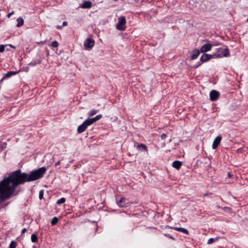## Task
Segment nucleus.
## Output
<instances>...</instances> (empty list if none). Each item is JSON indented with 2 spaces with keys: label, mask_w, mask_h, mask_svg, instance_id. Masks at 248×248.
Listing matches in <instances>:
<instances>
[{
  "label": "nucleus",
  "mask_w": 248,
  "mask_h": 248,
  "mask_svg": "<svg viewBox=\"0 0 248 248\" xmlns=\"http://www.w3.org/2000/svg\"><path fill=\"white\" fill-rule=\"evenodd\" d=\"M46 170V168L43 167L31 171L30 174L22 172L20 169L10 173L8 176L4 178L3 181L6 185L11 184L7 189L8 194L6 197L8 198L10 195H18L20 191L16 189L18 186L26 182L33 181L42 178Z\"/></svg>",
  "instance_id": "nucleus-1"
},
{
  "label": "nucleus",
  "mask_w": 248,
  "mask_h": 248,
  "mask_svg": "<svg viewBox=\"0 0 248 248\" xmlns=\"http://www.w3.org/2000/svg\"><path fill=\"white\" fill-rule=\"evenodd\" d=\"M4 179L0 182V203L10 198L12 195H10L8 198H7V195L8 194L7 190L9 186H10L11 184L10 183L7 185H6V183L3 182Z\"/></svg>",
  "instance_id": "nucleus-2"
},
{
  "label": "nucleus",
  "mask_w": 248,
  "mask_h": 248,
  "mask_svg": "<svg viewBox=\"0 0 248 248\" xmlns=\"http://www.w3.org/2000/svg\"><path fill=\"white\" fill-rule=\"evenodd\" d=\"M230 51L229 49L225 48H219L217 49V53L215 55L217 58L227 57L230 56Z\"/></svg>",
  "instance_id": "nucleus-3"
},
{
  "label": "nucleus",
  "mask_w": 248,
  "mask_h": 248,
  "mask_svg": "<svg viewBox=\"0 0 248 248\" xmlns=\"http://www.w3.org/2000/svg\"><path fill=\"white\" fill-rule=\"evenodd\" d=\"M119 22L116 25L117 29L120 31H124L125 29L126 19L124 16H121L118 18Z\"/></svg>",
  "instance_id": "nucleus-4"
},
{
  "label": "nucleus",
  "mask_w": 248,
  "mask_h": 248,
  "mask_svg": "<svg viewBox=\"0 0 248 248\" xmlns=\"http://www.w3.org/2000/svg\"><path fill=\"white\" fill-rule=\"evenodd\" d=\"M94 45V41L91 38H87L84 43V48L86 50H90Z\"/></svg>",
  "instance_id": "nucleus-5"
},
{
  "label": "nucleus",
  "mask_w": 248,
  "mask_h": 248,
  "mask_svg": "<svg viewBox=\"0 0 248 248\" xmlns=\"http://www.w3.org/2000/svg\"><path fill=\"white\" fill-rule=\"evenodd\" d=\"M212 55L207 54H203L200 58V61L197 63V64L195 66V68H197L200 66L203 62H206L208 60H210L212 58Z\"/></svg>",
  "instance_id": "nucleus-6"
},
{
  "label": "nucleus",
  "mask_w": 248,
  "mask_h": 248,
  "mask_svg": "<svg viewBox=\"0 0 248 248\" xmlns=\"http://www.w3.org/2000/svg\"><path fill=\"white\" fill-rule=\"evenodd\" d=\"M91 125L88 119H86L81 124L78 126V132L81 133L85 131L88 126Z\"/></svg>",
  "instance_id": "nucleus-7"
},
{
  "label": "nucleus",
  "mask_w": 248,
  "mask_h": 248,
  "mask_svg": "<svg viewBox=\"0 0 248 248\" xmlns=\"http://www.w3.org/2000/svg\"><path fill=\"white\" fill-rule=\"evenodd\" d=\"M219 96V93L216 90H212L210 93V100L212 101H216Z\"/></svg>",
  "instance_id": "nucleus-8"
},
{
  "label": "nucleus",
  "mask_w": 248,
  "mask_h": 248,
  "mask_svg": "<svg viewBox=\"0 0 248 248\" xmlns=\"http://www.w3.org/2000/svg\"><path fill=\"white\" fill-rule=\"evenodd\" d=\"M212 47V45L210 44H206L201 47L200 51L202 53H204L210 50Z\"/></svg>",
  "instance_id": "nucleus-9"
},
{
  "label": "nucleus",
  "mask_w": 248,
  "mask_h": 248,
  "mask_svg": "<svg viewBox=\"0 0 248 248\" xmlns=\"http://www.w3.org/2000/svg\"><path fill=\"white\" fill-rule=\"evenodd\" d=\"M221 139L222 137L221 136H217V138H216L213 141L212 145V148L213 149H216L217 147L221 140Z\"/></svg>",
  "instance_id": "nucleus-10"
},
{
  "label": "nucleus",
  "mask_w": 248,
  "mask_h": 248,
  "mask_svg": "<svg viewBox=\"0 0 248 248\" xmlns=\"http://www.w3.org/2000/svg\"><path fill=\"white\" fill-rule=\"evenodd\" d=\"M117 204L121 207L126 206V199L124 198H121L119 201H117Z\"/></svg>",
  "instance_id": "nucleus-11"
},
{
  "label": "nucleus",
  "mask_w": 248,
  "mask_h": 248,
  "mask_svg": "<svg viewBox=\"0 0 248 248\" xmlns=\"http://www.w3.org/2000/svg\"><path fill=\"white\" fill-rule=\"evenodd\" d=\"M92 3L90 1H84L80 6L82 8L88 9L92 7Z\"/></svg>",
  "instance_id": "nucleus-12"
},
{
  "label": "nucleus",
  "mask_w": 248,
  "mask_h": 248,
  "mask_svg": "<svg viewBox=\"0 0 248 248\" xmlns=\"http://www.w3.org/2000/svg\"><path fill=\"white\" fill-rule=\"evenodd\" d=\"M102 117V115L101 114H99L96 116L95 117L93 118H88L90 123L92 124L93 123L99 120L100 118Z\"/></svg>",
  "instance_id": "nucleus-13"
},
{
  "label": "nucleus",
  "mask_w": 248,
  "mask_h": 248,
  "mask_svg": "<svg viewBox=\"0 0 248 248\" xmlns=\"http://www.w3.org/2000/svg\"><path fill=\"white\" fill-rule=\"evenodd\" d=\"M172 228L177 231L181 232H182L184 233H185L186 234H189V232H188V230H186V229H185L183 228H181V227H173Z\"/></svg>",
  "instance_id": "nucleus-14"
},
{
  "label": "nucleus",
  "mask_w": 248,
  "mask_h": 248,
  "mask_svg": "<svg viewBox=\"0 0 248 248\" xmlns=\"http://www.w3.org/2000/svg\"><path fill=\"white\" fill-rule=\"evenodd\" d=\"M18 72L17 71H10L4 75L3 78L1 79V80H2L5 78H10L12 76L16 75L17 73H18Z\"/></svg>",
  "instance_id": "nucleus-15"
},
{
  "label": "nucleus",
  "mask_w": 248,
  "mask_h": 248,
  "mask_svg": "<svg viewBox=\"0 0 248 248\" xmlns=\"http://www.w3.org/2000/svg\"><path fill=\"white\" fill-rule=\"evenodd\" d=\"M200 53V51L198 49L194 50L193 51V54L191 56V59L195 60L199 56Z\"/></svg>",
  "instance_id": "nucleus-16"
},
{
  "label": "nucleus",
  "mask_w": 248,
  "mask_h": 248,
  "mask_svg": "<svg viewBox=\"0 0 248 248\" xmlns=\"http://www.w3.org/2000/svg\"><path fill=\"white\" fill-rule=\"evenodd\" d=\"M181 166H182V163H181V162H180L179 161H174L172 163V167L177 170L179 169L180 168V167H181Z\"/></svg>",
  "instance_id": "nucleus-17"
},
{
  "label": "nucleus",
  "mask_w": 248,
  "mask_h": 248,
  "mask_svg": "<svg viewBox=\"0 0 248 248\" xmlns=\"http://www.w3.org/2000/svg\"><path fill=\"white\" fill-rule=\"evenodd\" d=\"M137 148L140 151H147V146L145 144H142V143H141V144L138 145Z\"/></svg>",
  "instance_id": "nucleus-18"
},
{
  "label": "nucleus",
  "mask_w": 248,
  "mask_h": 248,
  "mask_svg": "<svg viewBox=\"0 0 248 248\" xmlns=\"http://www.w3.org/2000/svg\"><path fill=\"white\" fill-rule=\"evenodd\" d=\"M17 24H16V26L17 27H20L24 24V20L23 19L19 17L17 19Z\"/></svg>",
  "instance_id": "nucleus-19"
},
{
  "label": "nucleus",
  "mask_w": 248,
  "mask_h": 248,
  "mask_svg": "<svg viewBox=\"0 0 248 248\" xmlns=\"http://www.w3.org/2000/svg\"><path fill=\"white\" fill-rule=\"evenodd\" d=\"M38 240L37 235L35 234H32L31 236V240L32 242H36Z\"/></svg>",
  "instance_id": "nucleus-20"
},
{
  "label": "nucleus",
  "mask_w": 248,
  "mask_h": 248,
  "mask_svg": "<svg viewBox=\"0 0 248 248\" xmlns=\"http://www.w3.org/2000/svg\"><path fill=\"white\" fill-rule=\"evenodd\" d=\"M58 221V217H54L51 220V223L52 225H54L57 223Z\"/></svg>",
  "instance_id": "nucleus-21"
},
{
  "label": "nucleus",
  "mask_w": 248,
  "mask_h": 248,
  "mask_svg": "<svg viewBox=\"0 0 248 248\" xmlns=\"http://www.w3.org/2000/svg\"><path fill=\"white\" fill-rule=\"evenodd\" d=\"M98 112L97 110L93 109L90 111V112H89V115L90 116H93L95 115L97 112Z\"/></svg>",
  "instance_id": "nucleus-22"
},
{
  "label": "nucleus",
  "mask_w": 248,
  "mask_h": 248,
  "mask_svg": "<svg viewBox=\"0 0 248 248\" xmlns=\"http://www.w3.org/2000/svg\"><path fill=\"white\" fill-rule=\"evenodd\" d=\"M65 199L64 198H62L57 201V203L58 204H60L61 203H64L65 202Z\"/></svg>",
  "instance_id": "nucleus-23"
},
{
  "label": "nucleus",
  "mask_w": 248,
  "mask_h": 248,
  "mask_svg": "<svg viewBox=\"0 0 248 248\" xmlns=\"http://www.w3.org/2000/svg\"><path fill=\"white\" fill-rule=\"evenodd\" d=\"M16 244L15 241H12L10 244L9 248H16Z\"/></svg>",
  "instance_id": "nucleus-24"
},
{
  "label": "nucleus",
  "mask_w": 248,
  "mask_h": 248,
  "mask_svg": "<svg viewBox=\"0 0 248 248\" xmlns=\"http://www.w3.org/2000/svg\"><path fill=\"white\" fill-rule=\"evenodd\" d=\"M59 46V43L57 41H54L51 43V46L53 47H57Z\"/></svg>",
  "instance_id": "nucleus-25"
},
{
  "label": "nucleus",
  "mask_w": 248,
  "mask_h": 248,
  "mask_svg": "<svg viewBox=\"0 0 248 248\" xmlns=\"http://www.w3.org/2000/svg\"><path fill=\"white\" fill-rule=\"evenodd\" d=\"M43 196H44V191L41 190L39 192V199H42L43 198Z\"/></svg>",
  "instance_id": "nucleus-26"
},
{
  "label": "nucleus",
  "mask_w": 248,
  "mask_h": 248,
  "mask_svg": "<svg viewBox=\"0 0 248 248\" xmlns=\"http://www.w3.org/2000/svg\"><path fill=\"white\" fill-rule=\"evenodd\" d=\"M5 46L1 45L0 46V52H3L4 51Z\"/></svg>",
  "instance_id": "nucleus-27"
},
{
  "label": "nucleus",
  "mask_w": 248,
  "mask_h": 248,
  "mask_svg": "<svg viewBox=\"0 0 248 248\" xmlns=\"http://www.w3.org/2000/svg\"><path fill=\"white\" fill-rule=\"evenodd\" d=\"M214 241V239L213 238H210L207 242L208 244H211L212 243H213Z\"/></svg>",
  "instance_id": "nucleus-28"
},
{
  "label": "nucleus",
  "mask_w": 248,
  "mask_h": 248,
  "mask_svg": "<svg viewBox=\"0 0 248 248\" xmlns=\"http://www.w3.org/2000/svg\"><path fill=\"white\" fill-rule=\"evenodd\" d=\"M167 137V135L165 134H162L161 137L162 140L165 139L166 137Z\"/></svg>",
  "instance_id": "nucleus-29"
},
{
  "label": "nucleus",
  "mask_w": 248,
  "mask_h": 248,
  "mask_svg": "<svg viewBox=\"0 0 248 248\" xmlns=\"http://www.w3.org/2000/svg\"><path fill=\"white\" fill-rule=\"evenodd\" d=\"M40 62H41V61H39L35 63H33L32 62H31V63H30V65H32V66H34V65H35V64H37V63H39Z\"/></svg>",
  "instance_id": "nucleus-30"
},
{
  "label": "nucleus",
  "mask_w": 248,
  "mask_h": 248,
  "mask_svg": "<svg viewBox=\"0 0 248 248\" xmlns=\"http://www.w3.org/2000/svg\"><path fill=\"white\" fill-rule=\"evenodd\" d=\"M14 11H13V12H11V13H9V14H8V17H10L12 15H13V14H14Z\"/></svg>",
  "instance_id": "nucleus-31"
},
{
  "label": "nucleus",
  "mask_w": 248,
  "mask_h": 248,
  "mask_svg": "<svg viewBox=\"0 0 248 248\" xmlns=\"http://www.w3.org/2000/svg\"><path fill=\"white\" fill-rule=\"evenodd\" d=\"M67 25V22L66 21H64L62 23V26H65Z\"/></svg>",
  "instance_id": "nucleus-32"
},
{
  "label": "nucleus",
  "mask_w": 248,
  "mask_h": 248,
  "mask_svg": "<svg viewBox=\"0 0 248 248\" xmlns=\"http://www.w3.org/2000/svg\"><path fill=\"white\" fill-rule=\"evenodd\" d=\"M26 232V228H24V229L22 230L21 233H22V234H23V233H24Z\"/></svg>",
  "instance_id": "nucleus-33"
},
{
  "label": "nucleus",
  "mask_w": 248,
  "mask_h": 248,
  "mask_svg": "<svg viewBox=\"0 0 248 248\" xmlns=\"http://www.w3.org/2000/svg\"><path fill=\"white\" fill-rule=\"evenodd\" d=\"M228 176L229 177L231 178L232 176V175L231 174V172H228Z\"/></svg>",
  "instance_id": "nucleus-34"
},
{
  "label": "nucleus",
  "mask_w": 248,
  "mask_h": 248,
  "mask_svg": "<svg viewBox=\"0 0 248 248\" xmlns=\"http://www.w3.org/2000/svg\"><path fill=\"white\" fill-rule=\"evenodd\" d=\"M60 161H58L57 162V163H56V164H55V167H57L58 165H60Z\"/></svg>",
  "instance_id": "nucleus-35"
},
{
  "label": "nucleus",
  "mask_w": 248,
  "mask_h": 248,
  "mask_svg": "<svg viewBox=\"0 0 248 248\" xmlns=\"http://www.w3.org/2000/svg\"><path fill=\"white\" fill-rule=\"evenodd\" d=\"M166 235L168 236L169 238L174 240V238L172 236H170V235Z\"/></svg>",
  "instance_id": "nucleus-36"
},
{
  "label": "nucleus",
  "mask_w": 248,
  "mask_h": 248,
  "mask_svg": "<svg viewBox=\"0 0 248 248\" xmlns=\"http://www.w3.org/2000/svg\"><path fill=\"white\" fill-rule=\"evenodd\" d=\"M62 26H59V25H58V26H56V28H57V29H61V28H62Z\"/></svg>",
  "instance_id": "nucleus-37"
},
{
  "label": "nucleus",
  "mask_w": 248,
  "mask_h": 248,
  "mask_svg": "<svg viewBox=\"0 0 248 248\" xmlns=\"http://www.w3.org/2000/svg\"><path fill=\"white\" fill-rule=\"evenodd\" d=\"M9 46L11 47H12V48H15V47L14 46H13L12 45H9Z\"/></svg>",
  "instance_id": "nucleus-38"
},
{
  "label": "nucleus",
  "mask_w": 248,
  "mask_h": 248,
  "mask_svg": "<svg viewBox=\"0 0 248 248\" xmlns=\"http://www.w3.org/2000/svg\"><path fill=\"white\" fill-rule=\"evenodd\" d=\"M7 204H8V203L5 204V206H5L7 205Z\"/></svg>",
  "instance_id": "nucleus-39"
},
{
  "label": "nucleus",
  "mask_w": 248,
  "mask_h": 248,
  "mask_svg": "<svg viewBox=\"0 0 248 248\" xmlns=\"http://www.w3.org/2000/svg\"><path fill=\"white\" fill-rule=\"evenodd\" d=\"M247 22H248V18H247Z\"/></svg>",
  "instance_id": "nucleus-40"
}]
</instances>
